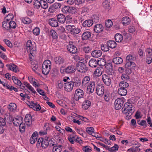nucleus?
I'll list each match as a JSON object with an SVG mask.
<instances>
[{
  "mask_svg": "<svg viewBox=\"0 0 152 152\" xmlns=\"http://www.w3.org/2000/svg\"><path fill=\"white\" fill-rule=\"evenodd\" d=\"M51 63L50 61L46 60L45 61L42 66V72L45 75H48L51 69Z\"/></svg>",
  "mask_w": 152,
  "mask_h": 152,
  "instance_id": "1",
  "label": "nucleus"
},
{
  "mask_svg": "<svg viewBox=\"0 0 152 152\" xmlns=\"http://www.w3.org/2000/svg\"><path fill=\"white\" fill-rule=\"evenodd\" d=\"M122 111L124 113H131V115L134 112V107L130 103H126L124 104L122 109Z\"/></svg>",
  "mask_w": 152,
  "mask_h": 152,
  "instance_id": "2",
  "label": "nucleus"
},
{
  "mask_svg": "<svg viewBox=\"0 0 152 152\" xmlns=\"http://www.w3.org/2000/svg\"><path fill=\"white\" fill-rule=\"evenodd\" d=\"M54 145H57L56 144L55 145L53 141L49 137H45L43 138V141L41 145V147L43 148H45L49 145L51 147Z\"/></svg>",
  "mask_w": 152,
  "mask_h": 152,
  "instance_id": "3",
  "label": "nucleus"
},
{
  "mask_svg": "<svg viewBox=\"0 0 152 152\" xmlns=\"http://www.w3.org/2000/svg\"><path fill=\"white\" fill-rule=\"evenodd\" d=\"M125 101V99L123 97L118 98L116 99L114 103L115 109L116 110L120 109L123 106Z\"/></svg>",
  "mask_w": 152,
  "mask_h": 152,
  "instance_id": "4",
  "label": "nucleus"
},
{
  "mask_svg": "<svg viewBox=\"0 0 152 152\" xmlns=\"http://www.w3.org/2000/svg\"><path fill=\"white\" fill-rule=\"evenodd\" d=\"M76 69L78 71L81 73H84L87 70V68L85 63L79 62L76 65Z\"/></svg>",
  "mask_w": 152,
  "mask_h": 152,
  "instance_id": "5",
  "label": "nucleus"
},
{
  "mask_svg": "<svg viewBox=\"0 0 152 152\" xmlns=\"http://www.w3.org/2000/svg\"><path fill=\"white\" fill-rule=\"evenodd\" d=\"M66 28L67 30H68V31L73 34H78L80 31V28L76 27L73 25H69L66 26Z\"/></svg>",
  "mask_w": 152,
  "mask_h": 152,
  "instance_id": "6",
  "label": "nucleus"
},
{
  "mask_svg": "<svg viewBox=\"0 0 152 152\" xmlns=\"http://www.w3.org/2000/svg\"><path fill=\"white\" fill-rule=\"evenodd\" d=\"M96 93L99 96H102L104 94V87L103 84L99 83L96 87Z\"/></svg>",
  "mask_w": 152,
  "mask_h": 152,
  "instance_id": "7",
  "label": "nucleus"
},
{
  "mask_svg": "<svg viewBox=\"0 0 152 152\" xmlns=\"http://www.w3.org/2000/svg\"><path fill=\"white\" fill-rule=\"evenodd\" d=\"M84 95L83 91L80 89H77L74 95V99L76 101L80 99L83 97Z\"/></svg>",
  "mask_w": 152,
  "mask_h": 152,
  "instance_id": "8",
  "label": "nucleus"
},
{
  "mask_svg": "<svg viewBox=\"0 0 152 152\" xmlns=\"http://www.w3.org/2000/svg\"><path fill=\"white\" fill-rule=\"evenodd\" d=\"M102 79L103 83L107 86H109L111 83V79L109 75L103 74L102 75Z\"/></svg>",
  "mask_w": 152,
  "mask_h": 152,
  "instance_id": "9",
  "label": "nucleus"
},
{
  "mask_svg": "<svg viewBox=\"0 0 152 152\" xmlns=\"http://www.w3.org/2000/svg\"><path fill=\"white\" fill-rule=\"evenodd\" d=\"M74 86V84L72 81L66 83L64 84V88L67 91H71Z\"/></svg>",
  "mask_w": 152,
  "mask_h": 152,
  "instance_id": "10",
  "label": "nucleus"
},
{
  "mask_svg": "<svg viewBox=\"0 0 152 152\" xmlns=\"http://www.w3.org/2000/svg\"><path fill=\"white\" fill-rule=\"evenodd\" d=\"M68 50L71 53H75L77 51V48L74 45L69 44L67 46Z\"/></svg>",
  "mask_w": 152,
  "mask_h": 152,
  "instance_id": "11",
  "label": "nucleus"
},
{
  "mask_svg": "<svg viewBox=\"0 0 152 152\" xmlns=\"http://www.w3.org/2000/svg\"><path fill=\"white\" fill-rule=\"evenodd\" d=\"M26 47L27 51L28 52H30V54L32 55V53L35 50L34 48H33V45L31 40H28L26 43Z\"/></svg>",
  "mask_w": 152,
  "mask_h": 152,
  "instance_id": "12",
  "label": "nucleus"
},
{
  "mask_svg": "<svg viewBox=\"0 0 152 152\" xmlns=\"http://www.w3.org/2000/svg\"><path fill=\"white\" fill-rule=\"evenodd\" d=\"M95 87V82H91V83L87 86V93L89 94L93 93L94 91Z\"/></svg>",
  "mask_w": 152,
  "mask_h": 152,
  "instance_id": "13",
  "label": "nucleus"
},
{
  "mask_svg": "<svg viewBox=\"0 0 152 152\" xmlns=\"http://www.w3.org/2000/svg\"><path fill=\"white\" fill-rule=\"evenodd\" d=\"M104 29V27L101 24H98L94 27V31L96 33H100L102 32Z\"/></svg>",
  "mask_w": 152,
  "mask_h": 152,
  "instance_id": "14",
  "label": "nucleus"
},
{
  "mask_svg": "<svg viewBox=\"0 0 152 152\" xmlns=\"http://www.w3.org/2000/svg\"><path fill=\"white\" fill-rule=\"evenodd\" d=\"M23 120V118L21 117H19L18 118L13 119L12 122L14 125L16 126H18L22 123Z\"/></svg>",
  "mask_w": 152,
  "mask_h": 152,
  "instance_id": "15",
  "label": "nucleus"
},
{
  "mask_svg": "<svg viewBox=\"0 0 152 152\" xmlns=\"http://www.w3.org/2000/svg\"><path fill=\"white\" fill-rule=\"evenodd\" d=\"M105 67L110 72H107L108 75H112L114 73V72L113 69V65L111 63H108L106 64Z\"/></svg>",
  "mask_w": 152,
  "mask_h": 152,
  "instance_id": "16",
  "label": "nucleus"
},
{
  "mask_svg": "<svg viewBox=\"0 0 152 152\" xmlns=\"http://www.w3.org/2000/svg\"><path fill=\"white\" fill-rule=\"evenodd\" d=\"M38 133L37 132H35L33 133L30 139V142L33 144H34L37 140Z\"/></svg>",
  "mask_w": 152,
  "mask_h": 152,
  "instance_id": "17",
  "label": "nucleus"
},
{
  "mask_svg": "<svg viewBox=\"0 0 152 152\" xmlns=\"http://www.w3.org/2000/svg\"><path fill=\"white\" fill-rule=\"evenodd\" d=\"M25 121L28 125H30L31 124L32 118L31 115L29 114L26 115L25 118Z\"/></svg>",
  "mask_w": 152,
  "mask_h": 152,
  "instance_id": "18",
  "label": "nucleus"
},
{
  "mask_svg": "<svg viewBox=\"0 0 152 152\" xmlns=\"http://www.w3.org/2000/svg\"><path fill=\"white\" fill-rule=\"evenodd\" d=\"M6 66L8 67L9 70H12L14 72H17L19 71L17 67L15 65L13 64L9 65L7 64Z\"/></svg>",
  "mask_w": 152,
  "mask_h": 152,
  "instance_id": "19",
  "label": "nucleus"
},
{
  "mask_svg": "<svg viewBox=\"0 0 152 152\" xmlns=\"http://www.w3.org/2000/svg\"><path fill=\"white\" fill-rule=\"evenodd\" d=\"M102 54V52L100 50H95L93 51L91 53V55L94 57L98 58Z\"/></svg>",
  "mask_w": 152,
  "mask_h": 152,
  "instance_id": "20",
  "label": "nucleus"
},
{
  "mask_svg": "<svg viewBox=\"0 0 152 152\" xmlns=\"http://www.w3.org/2000/svg\"><path fill=\"white\" fill-rule=\"evenodd\" d=\"M91 33L90 32L85 31L83 34L82 38L83 40L88 39L91 37Z\"/></svg>",
  "mask_w": 152,
  "mask_h": 152,
  "instance_id": "21",
  "label": "nucleus"
},
{
  "mask_svg": "<svg viewBox=\"0 0 152 152\" xmlns=\"http://www.w3.org/2000/svg\"><path fill=\"white\" fill-rule=\"evenodd\" d=\"M75 71V67L72 65L68 66L65 69L66 72L68 74L72 73Z\"/></svg>",
  "mask_w": 152,
  "mask_h": 152,
  "instance_id": "22",
  "label": "nucleus"
},
{
  "mask_svg": "<svg viewBox=\"0 0 152 152\" xmlns=\"http://www.w3.org/2000/svg\"><path fill=\"white\" fill-rule=\"evenodd\" d=\"M89 65L91 67H96L98 65L97 60L94 59H92L89 61Z\"/></svg>",
  "mask_w": 152,
  "mask_h": 152,
  "instance_id": "23",
  "label": "nucleus"
},
{
  "mask_svg": "<svg viewBox=\"0 0 152 152\" xmlns=\"http://www.w3.org/2000/svg\"><path fill=\"white\" fill-rule=\"evenodd\" d=\"M93 24V21L91 19H88L84 21L83 23V26L84 27H90Z\"/></svg>",
  "mask_w": 152,
  "mask_h": 152,
  "instance_id": "24",
  "label": "nucleus"
},
{
  "mask_svg": "<svg viewBox=\"0 0 152 152\" xmlns=\"http://www.w3.org/2000/svg\"><path fill=\"white\" fill-rule=\"evenodd\" d=\"M103 68L101 66L98 67L95 70L94 72V74L97 76L99 77L102 74Z\"/></svg>",
  "mask_w": 152,
  "mask_h": 152,
  "instance_id": "25",
  "label": "nucleus"
},
{
  "mask_svg": "<svg viewBox=\"0 0 152 152\" xmlns=\"http://www.w3.org/2000/svg\"><path fill=\"white\" fill-rule=\"evenodd\" d=\"M107 44L109 47L113 49L115 48L117 45L116 43L114 41L112 40L107 41Z\"/></svg>",
  "mask_w": 152,
  "mask_h": 152,
  "instance_id": "26",
  "label": "nucleus"
},
{
  "mask_svg": "<svg viewBox=\"0 0 152 152\" xmlns=\"http://www.w3.org/2000/svg\"><path fill=\"white\" fill-rule=\"evenodd\" d=\"M104 147L111 152H113L115 150L118 151L119 148L118 145L116 144H115L114 146L111 148L109 147L107 145H106V147Z\"/></svg>",
  "mask_w": 152,
  "mask_h": 152,
  "instance_id": "27",
  "label": "nucleus"
},
{
  "mask_svg": "<svg viewBox=\"0 0 152 152\" xmlns=\"http://www.w3.org/2000/svg\"><path fill=\"white\" fill-rule=\"evenodd\" d=\"M102 6L105 9L109 10L111 9L110 3L108 0H105L102 3Z\"/></svg>",
  "mask_w": 152,
  "mask_h": 152,
  "instance_id": "28",
  "label": "nucleus"
},
{
  "mask_svg": "<svg viewBox=\"0 0 152 152\" xmlns=\"http://www.w3.org/2000/svg\"><path fill=\"white\" fill-rule=\"evenodd\" d=\"M113 63L116 64H121L123 61V60L121 57H117L114 58L113 60Z\"/></svg>",
  "mask_w": 152,
  "mask_h": 152,
  "instance_id": "29",
  "label": "nucleus"
},
{
  "mask_svg": "<svg viewBox=\"0 0 152 152\" xmlns=\"http://www.w3.org/2000/svg\"><path fill=\"white\" fill-rule=\"evenodd\" d=\"M131 20L129 17H124L123 18L122 20V22L124 25L126 26L129 24Z\"/></svg>",
  "mask_w": 152,
  "mask_h": 152,
  "instance_id": "30",
  "label": "nucleus"
},
{
  "mask_svg": "<svg viewBox=\"0 0 152 152\" xmlns=\"http://www.w3.org/2000/svg\"><path fill=\"white\" fill-rule=\"evenodd\" d=\"M91 102L88 100H85L83 104V108L85 110L87 109L91 106Z\"/></svg>",
  "mask_w": 152,
  "mask_h": 152,
  "instance_id": "31",
  "label": "nucleus"
},
{
  "mask_svg": "<svg viewBox=\"0 0 152 152\" xmlns=\"http://www.w3.org/2000/svg\"><path fill=\"white\" fill-rule=\"evenodd\" d=\"M73 83L74 84V86L78 87L81 85V80L77 77H75L74 78V81Z\"/></svg>",
  "mask_w": 152,
  "mask_h": 152,
  "instance_id": "32",
  "label": "nucleus"
},
{
  "mask_svg": "<svg viewBox=\"0 0 152 152\" xmlns=\"http://www.w3.org/2000/svg\"><path fill=\"white\" fill-rule=\"evenodd\" d=\"M118 92L119 94L121 96H125L127 93V90L126 89L119 88Z\"/></svg>",
  "mask_w": 152,
  "mask_h": 152,
  "instance_id": "33",
  "label": "nucleus"
},
{
  "mask_svg": "<svg viewBox=\"0 0 152 152\" xmlns=\"http://www.w3.org/2000/svg\"><path fill=\"white\" fill-rule=\"evenodd\" d=\"M41 0H35L33 1V6L35 9L39 8L41 5L40 2Z\"/></svg>",
  "mask_w": 152,
  "mask_h": 152,
  "instance_id": "34",
  "label": "nucleus"
},
{
  "mask_svg": "<svg viewBox=\"0 0 152 152\" xmlns=\"http://www.w3.org/2000/svg\"><path fill=\"white\" fill-rule=\"evenodd\" d=\"M115 41L117 42H121L123 39V36L120 34H117L115 36Z\"/></svg>",
  "mask_w": 152,
  "mask_h": 152,
  "instance_id": "35",
  "label": "nucleus"
},
{
  "mask_svg": "<svg viewBox=\"0 0 152 152\" xmlns=\"http://www.w3.org/2000/svg\"><path fill=\"white\" fill-rule=\"evenodd\" d=\"M49 24L52 26L57 27V21L54 18H52L49 20Z\"/></svg>",
  "mask_w": 152,
  "mask_h": 152,
  "instance_id": "36",
  "label": "nucleus"
},
{
  "mask_svg": "<svg viewBox=\"0 0 152 152\" xmlns=\"http://www.w3.org/2000/svg\"><path fill=\"white\" fill-rule=\"evenodd\" d=\"M129 85L127 83L124 82L122 81L119 84V88H125L128 87Z\"/></svg>",
  "mask_w": 152,
  "mask_h": 152,
  "instance_id": "37",
  "label": "nucleus"
},
{
  "mask_svg": "<svg viewBox=\"0 0 152 152\" xmlns=\"http://www.w3.org/2000/svg\"><path fill=\"white\" fill-rule=\"evenodd\" d=\"M17 106L14 103H11L8 106V108L12 112L16 109Z\"/></svg>",
  "mask_w": 152,
  "mask_h": 152,
  "instance_id": "38",
  "label": "nucleus"
},
{
  "mask_svg": "<svg viewBox=\"0 0 152 152\" xmlns=\"http://www.w3.org/2000/svg\"><path fill=\"white\" fill-rule=\"evenodd\" d=\"M135 65V63L132 61H126V63L125 64V66L126 68H131V66L134 67Z\"/></svg>",
  "mask_w": 152,
  "mask_h": 152,
  "instance_id": "39",
  "label": "nucleus"
},
{
  "mask_svg": "<svg viewBox=\"0 0 152 152\" xmlns=\"http://www.w3.org/2000/svg\"><path fill=\"white\" fill-rule=\"evenodd\" d=\"M19 126V130L20 132L21 133L24 132L25 131V129L26 128L25 124L22 122Z\"/></svg>",
  "mask_w": 152,
  "mask_h": 152,
  "instance_id": "40",
  "label": "nucleus"
},
{
  "mask_svg": "<svg viewBox=\"0 0 152 152\" xmlns=\"http://www.w3.org/2000/svg\"><path fill=\"white\" fill-rule=\"evenodd\" d=\"M69 12L72 14H74L77 12V8L75 7L69 6Z\"/></svg>",
  "mask_w": 152,
  "mask_h": 152,
  "instance_id": "41",
  "label": "nucleus"
},
{
  "mask_svg": "<svg viewBox=\"0 0 152 152\" xmlns=\"http://www.w3.org/2000/svg\"><path fill=\"white\" fill-rule=\"evenodd\" d=\"M140 144L137 142V146L135 148H132L131 151L132 152H138L140 151V149L139 147L140 146Z\"/></svg>",
  "mask_w": 152,
  "mask_h": 152,
  "instance_id": "42",
  "label": "nucleus"
},
{
  "mask_svg": "<svg viewBox=\"0 0 152 152\" xmlns=\"http://www.w3.org/2000/svg\"><path fill=\"white\" fill-rule=\"evenodd\" d=\"M90 80V78L88 76H86L84 77L82 81V84L85 86L88 83Z\"/></svg>",
  "mask_w": 152,
  "mask_h": 152,
  "instance_id": "43",
  "label": "nucleus"
},
{
  "mask_svg": "<svg viewBox=\"0 0 152 152\" xmlns=\"http://www.w3.org/2000/svg\"><path fill=\"white\" fill-rule=\"evenodd\" d=\"M98 64L100 66H104L106 65V61L103 59H101L100 60H97Z\"/></svg>",
  "mask_w": 152,
  "mask_h": 152,
  "instance_id": "44",
  "label": "nucleus"
},
{
  "mask_svg": "<svg viewBox=\"0 0 152 152\" xmlns=\"http://www.w3.org/2000/svg\"><path fill=\"white\" fill-rule=\"evenodd\" d=\"M22 22L24 24H29L31 22V20L29 18L25 17L23 18L21 20Z\"/></svg>",
  "mask_w": 152,
  "mask_h": 152,
  "instance_id": "45",
  "label": "nucleus"
},
{
  "mask_svg": "<svg viewBox=\"0 0 152 152\" xmlns=\"http://www.w3.org/2000/svg\"><path fill=\"white\" fill-rule=\"evenodd\" d=\"M41 5V7L44 9H46L48 7V4L45 1L43 0H41L40 1Z\"/></svg>",
  "mask_w": 152,
  "mask_h": 152,
  "instance_id": "46",
  "label": "nucleus"
},
{
  "mask_svg": "<svg viewBox=\"0 0 152 152\" xmlns=\"http://www.w3.org/2000/svg\"><path fill=\"white\" fill-rule=\"evenodd\" d=\"M101 50L103 51L107 52L109 50V47L107 44H102L101 46Z\"/></svg>",
  "mask_w": 152,
  "mask_h": 152,
  "instance_id": "47",
  "label": "nucleus"
},
{
  "mask_svg": "<svg viewBox=\"0 0 152 152\" xmlns=\"http://www.w3.org/2000/svg\"><path fill=\"white\" fill-rule=\"evenodd\" d=\"M105 25L106 28H109L113 25V22L110 20H106L105 22Z\"/></svg>",
  "mask_w": 152,
  "mask_h": 152,
  "instance_id": "48",
  "label": "nucleus"
},
{
  "mask_svg": "<svg viewBox=\"0 0 152 152\" xmlns=\"http://www.w3.org/2000/svg\"><path fill=\"white\" fill-rule=\"evenodd\" d=\"M69 6H65L64 7H62L61 9V11L63 13H69Z\"/></svg>",
  "mask_w": 152,
  "mask_h": 152,
  "instance_id": "49",
  "label": "nucleus"
},
{
  "mask_svg": "<svg viewBox=\"0 0 152 152\" xmlns=\"http://www.w3.org/2000/svg\"><path fill=\"white\" fill-rule=\"evenodd\" d=\"M64 84L62 81L58 80V89H63Z\"/></svg>",
  "mask_w": 152,
  "mask_h": 152,
  "instance_id": "50",
  "label": "nucleus"
},
{
  "mask_svg": "<svg viewBox=\"0 0 152 152\" xmlns=\"http://www.w3.org/2000/svg\"><path fill=\"white\" fill-rule=\"evenodd\" d=\"M9 28H15L16 26V24L15 22L13 21H10L9 22Z\"/></svg>",
  "mask_w": 152,
  "mask_h": 152,
  "instance_id": "51",
  "label": "nucleus"
},
{
  "mask_svg": "<svg viewBox=\"0 0 152 152\" xmlns=\"http://www.w3.org/2000/svg\"><path fill=\"white\" fill-rule=\"evenodd\" d=\"M50 34L52 38L54 39H57V33L53 30H50Z\"/></svg>",
  "mask_w": 152,
  "mask_h": 152,
  "instance_id": "52",
  "label": "nucleus"
},
{
  "mask_svg": "<svg viewBox=\"0 0 152 152\" xmlns=\"http://www.w3.org/2000/svg\"><path fill=\"white\" fill-rule=\"evenodd\" d=\"M9 22H7V21H3L2 24V27L5 28L7 30H8L9 28Z\"/></svg>",
  "mask_w": 152,
  "mask_h": 152,
  "instance_id": "53",
  "label": "nucleus"
},
{
  "mask_svg": "<svg viewBox=\"0 0 152 152\" xmlns=\"http://www.w3.org/2000/svg\"><path fill=\"white\" fill-rule=\"evenodd\" d=\"M121 78L124 81H128L130 77L128 75L126 74H124L122 75Z\"/></svg>",
  "mask_w": 152,
  "mask_h": 152,
  "instance_id": "54",
  "label": "nucleus"
},
{
  "mask_svg": "<svg viewBox=\"0 0 152 152\" xmlns=\"http://www.w3.org/2000/svg\"><path fill=\"white\" fill-rule=\"evenodd\" d=\"M86 131L89 134H91L94 132V129L92 127H87L86 129Z\"/></svg>",
  "mask_w": 152,
  "mask_h": 152,
  "instance_id": "55",
  "label": "nucleus"
},
{
  "mask_svg": "<svg viewBox=\"0 0 152 152\" xmlns=\"http://www.w3.org/2000/svg\"><path fill=\"white\" fill-rule=\"evenodd\" d=\"M30 104L28 105L30 107L33 108L34 110L35 109L36 106L38 104L37 102L34 103L33 101L29 102Z\"/></svg>",
  "mask_w": 152,
  "mask_h": 152,
  "instance_id": "56",
  "label": "nucleus"
},
{
  "mask_svg": "<svg viewBox=\"0 0 152 152\" xmlns=\"http://www.w3.org/2000/svg\"><path fill=\"white\" fill-rule=\"evenodd\" d=\"M83 150L86 152H89L92 151V148L88 146H85L83 148Z\"/></svg>",
  "mask_w": 152,
  "mask_h": 152,
  "instance_id": "57",
  "label": "nucleus"
},
{
  "mask_svg": "<svg viewBox=\"0 0 152 152\" xmlns=\"http://www.w3.org/2000/svg\"><path fill=\"white\" fill-rule=\"evenodd\" d=\"M137 122L138 124L141 126L145 127H146L147 126L146 122L145 120H142L140 122V121H137Z\"/></svg>",
  "mask_w": 152,
  "mask_h": 152,
  "instance_id": "58",
  "label": "nucleus"
},
{
  "mask_svg": "<svg viewBox=\"0 0 152 152\" xmlns=\"http://www.w3.org/2000/svg\"><path fill=\"white\" fill-rule=\"evenodd\" d=\"M40 32V29L39 28H35L33 30V33L35 35H38L39 34Z\"/></svg>",
  "mask_w": 152,
  "mask_h": 152,
  "instance_id": "59",
  "label": "nucleus"
},
{
  "mask_svg": "<svg viewBox=\"0 0 152 152\" xmlns=\"http://www.w3.org/2000/svg\"><path fill=\"white\" fill-rule=\"evenodd\" d=\"M43 141V138H39L37 140V144L36 146L37 148H39L40 147V144H41V145H42V141Z\"/></svg>",
  "mask_w": 152,
  "mask_h": 152,
  "instance_id": "60",
  "label": "nucleus"
},
{
  "mask_svg": "<svg viewBox=\"0 0 152 152\" xmlns=\"http://www.w3.org/2000/svg\"><path fill=\"white\" fill-rule=\"evenodd\" d=\"M83 50L86 53H87L90 52L91 49L89 46H84L83 48Z\"/></svg>",
  "mask_w": 152,
  "mask_h": 152,
  "instance_id": "61",
  "label": "nucleus"
},
{
  "mask_svg": "<svg viewBox=\"0 0 152 152\" xmlns=\"http://www.w3.org/2000/svg\"><path fill=\"white\" fill-rule=\"evenodd\" d=\"M134 57L131 55H128L126 58V61H132L134 60Z\"/></svg>",
  "mask_w": 152,
  "mask_h": 152,
  "instance_id": "62",
  "label": "nucleus"
},
{
  "mask_svg": "<svg viewBox=\"0 0 152 152\" xmlns=\"http://www.w3.org/2000/svg\"><path fill=\"white\" fill-rule=\"evenodd\" d=\"M58 63L59 64H61L63 63L64 61V57L62 56H60L58 57Z\"/></svg>",
  "mask_w": 152,
  "mask_h": 152,
  "instance_id": "63",
  "label": "nucleus"
},
{
  "mask_svg": "<svg viewBox=\"0 0 152 152\" xmlns=\"http://www.w3.org/2000/svg\"><path fill=\"white\" fill-rule=\"evenodd\" d=\"M3 41L5 42L6 44L10 48H12V44L11 42L9 40L6 39H4Z\"/></svg>",
  "mask_w": 152,
  "mask_h": 152,
  "instance_id": "64",
  "label": "nucleus"
}]
</instances>
